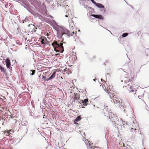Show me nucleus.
<instances>
[{
    "instance_id": "obj_6",
    "label": "nucleus",
    "mask_w": 149,
    "mask_h": 149,
    "mask_svg": "<svg viewBox=\"0 0 149 149\" xmlns=\"http://www.w3.org/2000/svg\"><path fill=\"white\" fill-rule=\"evenodd\" d=\"M5 62L7 68L9 69L12 68V67L11 66V63L9 59L8 58H6V59Z\"/></svg>"
},
{
    "instance_id": "obj_31",
    "label": "nucleus",
    "mask_w": 149,
    "mask_h": 149,
    "mask_svg": "<svg viewBox=\"0 0 149 149\" xmlns=\"http://www.w3.org/2000/svg\"><path fill=\"white\" fill-rule=\"evenodd\" d=\"M101 81H103V79H101Z\"/></svg>"
},
{
    "instance_id": "obj_21",
    "label": "nucleus",
    "mask_w": 149,
    "mask_h": 149,
    "mask_svg": "<svg viewBox=\"0 0 149 149\" xmlns=\"http://www.w3.org/2000/svg\"><path fill=\"white\" fill-rule=\"evenodd\" d=\"M12 131V130H6V131H8V134H10V132L11 131Z\"/></svg>"
},
{
    "instance_id": "obj_7",
    "label": "nucleus",
    "mask_w": 149,
    "mask_h": 149,
    "mask_svg": "<svg viewBox=\"0 0 149 149\" xmlns=\"http://www.w3.org/2000/svg\"><path fill=\"white\" fill-rule=\"evenodd\" d=\"M80 95L78 93H74L72 96V98L76 102L79 100L80 98Z\"/></svg>"
},
{
    "instance_id": "obj_34",
    "label": "nucleus",
    "mask_w": 149,
    "mask_h": 149,
    "mask_svg": "<svg viewBox=\"0 0 149 149\" xmlns=\"http://www.w3.org/2000/svg\"><path fill=\"white\" fill-rule=\"evenodd\" d=\"M103 88H104V87H103ZM104 89L105 90V88H104Z\"/></svg>"
},
{
    "instance_id": "obj_12",
    "label": "nucleus",
    "mask_w": 149,
    "mask_h": 149,
    "mask_svg": "<svg viewBox=\"0 0 149 149\" xmlns=\"http://www.w3.org/2000/svg\"><path fill=\"white\" fill-rule=\"evenodd\" d=\"M108 107L107 106H106L104 108V109H103L102 111V113L105 116H107V114L109 113V112L107 111Z\"/></svg>"
},
{
    "instance_id": "obj_10",
    "label": "nucleus",
    "mask_w": 149,
    "mask_h": 149,
    "mask_svg": "<svg viewBox=\"0 0 149 149\" xmlns=\"http://www.w3.org/2000/svg\"><path fill=\"white\" fill-rule=\"evenodd\" d=\"M80 101L83 103L84 106H86L89 104L88 100V98L85 99L84 100H80Z\"/></svg>"
},
{
    "instance_id": "obj_16",
    "label": "nucleus",
    "mask_w": 149,
    "mask_h": 149,
    "mask_svg": "<svg viewBox=\"0 0 149 149\" xmlns=\"http://www.w3.org/2000/svg\"><path fill=\"white\" fill-rule=\"evenodd\" d=\"M104 86L105 87V90H106V88L107 89V88H108V89H109V90H111L110 89V87H109H109H107V84H105V83H106V82H105V81H104Z\"/></svg>"
},
{
    "instance_id": "obj_23",
    "label": "nucleus",
    "mask_w": 149,
    "mask_h": 149,
    "mask_svg": "<svg viewBox=\"0 0 149 149\" xmlns=\"http://www.w3.org/2000/svg\"><path fill=\"white\" fill-rule=\"evenodd\" d=\"M143 94L142 95H138V97L139 98H141V97H143Z\"/></svg>"
},
{
    "instance_id": "obj_15",
    "label": "nucleus",
    "mask_w": 149,
    "mask_h": 149,
    "mask_svg": "<svg viewBox=\"0 0 149 149\" xmlns=\"http://www.w3.org/2000/svg\"><path fill=\"white\" fill-rule=\"evenodd\" d=\"M104 86L105 87V90H106V88L107 89V88H108V89H109V90H111L110 89V87H109H109H107V84H105V83H106V82H105V81H104Z\"/></svg>"
},
{
    "instance_id": "obj_19",
    "label": "nucleus",
    "mask_w": 149,
    "mask_h": 149,
    "mask_svg": "<svg viewBox=\"0 0 149 149\" xmlns=\"http://www.w3.org/2000/svg\"><path fill=\"white\" fill-rule=\"evenodd\" d=\"M37 29V28L35 26H34V28L33 29V31L34 32H35L36 31Z\"/></svg>"
},
{
    "instance_id": "obj_5",
    "label": "nucleus",
    "mask_w": 149,
    "mask_h": 149,
    "mask_svg": "<svg viewBox=\"0 0 149 149\" xmlns=\"http://www.w3.org/2000/svg\"><path fill=\"white\" fill-rule=\"evenodd\" d=\"M64 34H66L69 36H72L74 34V31H70L68 30L65 31V32L61 33L60 37H61Z\"/></svg>"
},
{
    "instance_id": "obj_4",
    "label": "nucleus",
    "mask_w": 149,
    "mask_h": 149,
    "mask_svg": "<svg viewBox=\"0 0 149 149\" xmlns=\"http://www.w3.org/2000/svg\"><path fill=\"white\" fill-rule=\"evenodd\" d=\"M109 117L112 122L115 123L117 120V116L111 112H109Z\"/></svg>"
},
{
    "instance_id": "obj_11",
    "label": "nucleus",
    "mask_w": 149,
    "mask_h": 149,
    "mask_svg": "<svg viewBox=\"0 0 149 149\" xmlns=\"http://www.w3.org/2000/svg\"><path fill=\"white\" fill-rule=\"evenodd\" d=\"M41 43L42 44H47L48 41L46 38L45 37H42L40 38Z\"/></svg>"
},
{
    "instance_id": "obj_17",
    "label": "nucleus",
    "mask_w": 149,
    "mask_h": 149,
    "mask_svg": "<svg viewBox=\"0 0 149 149\" xmlns=\"http://www.w3.org/2000/svg\"><path fill=\"white\" fill-rule=\"evenodd\" d=\"M128 35V34L127 33H124L122 35V37H125L127 36Z\"/></svg>"
},
{
    "instance_id": "obj_8",
    "label": "nucleus",
    "mask_w": 149,
    "mask_h": 149,
    "mask_svg": "<svg viewBox=\"0 0 149 149\" xmlns=\"http://www.w3.org/2000/svg\"><path fill=\"white\" fill-rule=\"evenodd\" d=\"M95 5L98 8H102V10L104 12L105 11L106 9L105 8L104 6L102 4L96 3Z\"/></svg>"
},
{
    "instance_id": "obj_18",
    "label": "nucleus",
    "mask_w": 149,
    "mask_h": 149,
    "mask_svg": "<svg viewBox=\"0 0 149 149\" xmlns=\"http://www.w3.org/2000/svg\"><path fill=\"white\" fill-rule=\"evenodd\" d=\"M131 132H136V129L135 128H132L131 130Z\"/></svg>"
},
{
    "instance_id": "obj_2",
    "label": "nucleus",
    "mask_w": 149,
    "mask_h": 149,
    "mask_svg": "<svg viewBox=\"0 0 149 149\" xmlns=\"http://www.w3.org/2000/svg\"><path fill=\"white\" fill-rule=\"evenodd\" d=\"M54 48V50L56 52H60L62 53L64 51L63 44L62 43H58L57 41H54L52 44Z\"/></svg>"
},
{
    "instance_id": "obj_27",
    "label": "nucleus",
    "mask_w": 149,
    "mask_h": 149,
    "mask_svg": "<svg viewBox=\"0 0 149 149\" xmlns=\"http://www.w3.org/2000/svg\"><path fill=\"white\" fill-rule=\"evenodd\" d=\"M4 132L5 133H6L7 132L8 133V131H6V130H5L4 131Z\"/></svg>"
},
{
    "instance_id": "obj_1",
    "label": "nucleus",
    "mask_w": 149,
    "mask_h": 149,
    "mask_svg": "<svg viewBox=\"0 0 149 149\" xmlns=\"http://www.w3.org/2000/svg\"><path fill=\"white\" fill-rule=\"evenodd\" d=\"M126 81V84L127 86L129 87V89L131 90H128V91H127V92L130 93L132 92H134L135 91L136 88H137V86L134 84V77H132L131 79L129 80L125 81V82Z\"/></svg>"
},
{
    "instance_id": "obj_30",
    "label": "nucleus",
    "mask_w": 149,
    "mask_h": 149,
    "mask_svg": "<svg viewBox=\"0 0 149 149\" xmlns=\"http://www.w3.org/2000/svg\"><path fill=\"white\" fill-rule=\"evenodd\" d=\"M65 16L66 17H68V15H66Z\"/></svg>"
},
{
    "instance_id": "obj_28",
    "label": "nucleus",
    "mask_w": 149,
    "mask_h": 149,
    "mask_svg": "<svg viewBox=\"0 0 149 149\" xmlns=\"http://www.w3.org/2000/svg\"><path fill=\"white\" fill-rule=\"evenodd\" d=\"M133 74V73H132V72H131L130 73V74L131 75H132Z\"/></svg>"
},
{
    "instance_id": "obj_24",
    "label": "nucleus",
    "mask_w": 149,
    "mask_h": 149,
    "mask_svg": "<svg viewBox=\"0 0 149 149\" xmlns=\"http://www.w3.org/2000/svg\"><path fill=\"white\" fill-rule=\"evenodd\" d=\"M42 78L43 79L46 80H47V79H46V77L45 76H42Z\"/></svg>"
},
{
    "instance_id": "obj_20",
    "label": "nucleus",
    "mask_w": 149,
    "mask_h": 149,
    "mask_svg": "<svg viewBox=\"0 0 149 149\" xmlns=\"http://www.w3.org/2000/svg\"><path fill=\"white\" fill-rule=\"evenodd\" d=\"M35 70H32V73H31L32 75H33L35 73Z\"/></svg>"
},
{
    "instance_id": "obj_25",
    "label": "nucleus",
    "mask_w": 149,
    "mask_h": 149,
    "mask_svg": "<svg viewBox=\"0 0 149 149\" xmlns=\"http://www.w3.org/2000/svg\"><path fill=\"white\" fill-rule=\"evenodd\" d=\"M95 58V56H93L91 58V60H93Z\"/></svg>"
},
{
    "instance_id": "obj_22",
    "label": "nucleus",
    "mask_w": 149,
    "mask_h": 149,
    "mask_svg": "<svg viewBox=\"0 0 149 149\" xmlns=\"http://www.w3.org/2000/svg\"><path fill=\"white\" fill-rule=\"evenodd\" d=\"M85 143L86 144V143H88V142L89 143L90 141H88L87 139H86L85 140Z\"/></svg>"
},
{
    "instance_id": "obj_35",
    "label": "nucleus",
    "mask_w": 149,
    "mask_h": 149,
    "mask_svg": "<svg viewBox=\"0 0 149 149\" xmlns=\"http://www.w3.org/2000/svg\"><path fill=\"white\" fill-rule=\"evenodd\" d=\"M1 106V105H0V107Z\"/></svg>"
},
{
    "instance_id": "obj_29",
    "label": "nucleus",
    "mask_w": 149,
    "mask_h": 149,
    "mask_svg": "<svg viewBox=\"0 0 149 149\" xmlns=\"http://www.w3.org/2000/svg\"><path fill=\"white\" fill-rule=\"evenodd\" d=\"M127 75L126 74L125 75V77H127Z\"/></svg>"
},
{
    "instance_id": "obj_26",
    "label": "nucleus",
    "mask_w": 149,
    "mask_h": 149,
    "mask_svg": "<svg viewBox=\"0 0 149 149\" xmlns=\"http://www.w3.org/2000/svg\"><path fill=\"white\" fill-rule=\"evenodd\" d=\"M89 143V146H91V145L93 144V143H91L90 142L89 143Z\"/></svg>"
},
{
    "instance_id": "obj_14",
    "label": "nucleus",
    "mask_w": 149,
    "mask_h": 149,
    "mask_svg": "<svg viewBox=\"0 0 149 149\" xmlns=\"http://www.w3.org/2000/svg\"><path fill=\"white\" fill-rule=\"evenodd\" d=\"M56 71H54L53 73L52 74L51 76V77H49L48 79H47V81H48V80H51V79H52L54 78L55 77V74H56Z\"/></svg>"
},
{
    "instance_id": "obj_13",
    "label": "nucleus",
    "mask_w": 149,
    "mask_h": 149,
    "mask_svg": "<svg viewBox=\"0 0 149 149\" xmlns=\"http://www.w3.org/2000/svg\"><path fill=\"white\" fill-rule=\"evenodd\" d=\"M81 119L80 116H78L74 121V123L75 124H77V122L80 121Z\"/></svg>"
},
{
    "instance_id": "obj_33",
    "label": "nucleus",
    "mask_w": 149,
    "mask_h": 149,
    "mask_svg": "<svg viewBox=\"0 0 149 149\" xmlns=\"http://www.w3.org/2000/svg\"><path fill=\"white\" fill-rule=\"evenodd\" d=\"M48 35H48V33H47V36H48Z\"/></svg>"
},
{
    "instance_id": "obj_32",
    "label": "nucleus",
    "mask_w": 149,
    "mask_h": 149,
    "mask_svg": "<svg viewBox=\"0 0 149 149\" xmlns=\"http://www.w3.org/2000/svg\"><path fill=\"white\" fill-rule=\"evenodd\" d=\"M93 80H94V81H95V79H93Z\"/></svg>"
},
{
    "instance_id": "obj_3",
    "label": "nucleus",
    "mask_w": 149,
    "mask_h": 149,
    "mask_svg": "<svg viewBox=\"0 0 149 149\" xmlns=\"http://www.w3.org/2000/svg\"><path fill=\"white\" fill-rule=\"evenodd\" d=\"M111 91L108 89L107 88V89L106 88L105 91L106 92H108V94L109 95L110 98L113 99V101L114 103H115L116 104H119L121 102V100L120 99H119L115 95L114 93H111L109 91Z\"/></svg>"
},
{
    "instance_id": "obj_9",
    "label": "nucleus",
    "mask_w": 149,
    "mask_h": 149,
    "mask_svg": "<svg viewBox=\"0 0 149 149\" xmlns=\"http://www.w3.org/2000/svg\"><path fill=\"white\" fill-rule=\"evenodd\" d=\"M91 16L95 18L99 19L100 20H102L104 19L103 17L101 15H92Z\"/></svg>"
}]
</instances>
